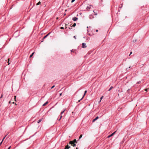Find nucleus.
Returning <instances> with one entry per match:
<instances>
[{"instance_id": "obj_1", "label": "nucleus", "mask_w": 149, "mask_h": 149, "mask_svg": "<svg viewBox=\"0 0 149 149\" xmlns=\"http://www.w3.org/2000/svg\"><path fill=\"white\" fill-rule=\"evenodd\" d=\"M73 141H70L69 142V144H70L71 146H72L73 147H74L76 146V144L75 143H74V142H73Z\"/></svg>"}, {"instance_id": "obj_2", "label": "nucleus", "mask_w": 149, "mask_h": 149, "mask_svg": "<svg viewBox=\"0 0 149 149\" xmlns=\"http://www.w3.org/2000/svg\"><path fill=\"white\" fill-rule=\"evenodd\" d=\"M64 111H65V110H64L63 111H62V112H61V114H60V118H59V120H60L61 119V118H62V116L61 115H62V114H63V113L64 112Z\"/></svg>"}, {"instance_id": "obj_3", "label": "nucleus", "mask_w": 149, "mask_h": 149, "mask_svg": "<svg viewBox=\"0 0 149 149\" xmlns=\"http://www.w3.org/2000/svg\"><path fill=\"white\" fill-rule=\"evenodd\" d=\"M86 44L85 43H83L82 45V47L85 48L86 47Z\"/></svg>"}, {"instance_id": "obj_4", "label": "nucleus", "mask_w": 149, "mask_h": 149, "mask_svg": "<svg viewBox=\"0 0 149 149\" xmlns=\"http://www.w3.org/2000/svg\"><path fill=\"white\" fill-rule=\"evenodd\" d=\"M78 18L77 17H73L72 18V20L74 21H77V19H78Z\"/></svg>"}, {"instance_id": "obj_5", "label": "nucleus", "mask_w": 149, "mask_h": 149, "mask_svg": "<svg viewBox=\"0 0 149 149\" xmlns=\"http://www.w3.org/2000/svg\"><path fill=\"white\" fill-rule=\"evenodd\" d=\"M70 148V146H69L68 145L66 146L64 149H69V148Z\"/></svg>"}, {"instance_id": "obj_6", "label": "nucleus", "mask_w": 149, "mask_h": 149, "mask_svg": "<svg viewBox=\"0 0 149 149\" xmlns=\"http://www.w3.org/2000/svg\"><path fill=\"white\" fill-rule=\"evenodd\" d=\"M116 132V131H115L113 133L111 134V135L108 136V138H109V137H111V136H112Z\"/></svg>"}, {"instance_id": "obj_7", "label": "nucleus", "mask_w": 149, "mask_h": 149, "mask_svg": "<svg viewBox=\"0 0 149 149\" xmlns=\"http://www.w3.org/2000/svg\"><path fill=\"white\" fill-rule=\"evenodd\" d=\"M99 118V117L98 116H97L95 119H94L92 121L93 122H94L95 121L97 120Z\"/></svg>"}, {"instance_id": "obj_8", "label": "nucleus", "mask_w": 149, "mask_h": 149, "mask_svg": "<svg viewBox=\"0 0 149 149\" xmlns=\"http://www.w3.org/2000/svg\"><path fill=\"white\" fill-rule=\"evenodd\" d=\"M91 5H89V6H88L87 7V10H89L91 8Z\"/></svg>"}, {"instance_id": "obj_9", "label": "nucleus", "mask_w": 149, "mask_h": 149, "mask_svg": "<svg viewBox=\"0 0 149 149\" xmlns=\"http://www.w3.org/2000/svg\"><path fill=\"white\" fill-rule=\"evenodd\" d=\"M49 34V33L48 34H47V35H46L43 38V39H45V38L48 36V35Z\"/></svg>"}, {"instance_id": "obj_10", "label": "nucleus", "mask_w": 149, "mask_h": 149, "mask_svg": "<svg viewBox=\"0 0 149 149\" xmlns=\"http://www.w3.org/2000/svg\"><path fill=\"white\" fill-rule=\"evenodd\" d=\"M73 141V142H74V143H77V141L76 139H74L73 141Z\"/></svg>"}, {"instance_id": "obj_11", "label": "nucleus", "mask_w": 149, "mask_h": 149, "mask_svg": "<svg viewBox=\"0 0 149 149\" xmlns=\"http://www.w3.org/2000/svg\"><path fill=\"white\" fill-rule=\"evenodd\" d=\"M48 103V101L46 102L43 105V106H45Z\"/></svg>"}, {"instance_id": "obj_12", "label": "nucleus", "mask_w": 149, "mask_h": 149, "mask_svg": "<svg viewBox=\"0 0 149 149\" xmlns=\"http://www.w3.org/2000/svg\"><path fill=\"white\" fill-rule=\"evenodd\" d=\"M87 91H85L84 92V95H83V98H84L85 95L86 94V93Z\"/></svg>"}, {"instance_id": "obj_13", "label": "nucleus", "mask_w": 149, "mask_h": 149, "mask_svg": "<svg viewBox=\"0 0 149 149\" xmlns=\"http://www.w3.org/2000/svg\"><path fill=\"white\" fill-rule=\"evenodd\" d=\"M42 120V119H39L38 121V123H40Z\"/></svg>"}, {"instance_id": "obj_14", "label": "nucleus", "mask_w": 149, "mask_h": 149, "mask_svg": "<svg viewBox=\"0 0 149 149\" xmlns=\"http://www.w3.org/2000/svg\"><path fill=\"white\" fill-rule=\"evenodd\" d=\"M34 52H33L32 54L30 56V57L31 58L32 57V56H33V54H34Z\"/></svg>"}, {"instance_id": "obj_15", "label": "nucleus", "mask_w": 149, "mask_h": 149, "mask_svg": "<svg viewBox=\"0 0 149 149\" xmlns=\"http://www.w3.org/2000/svg\"><path fill=\"white\" fill-rule=\"evenodd\" d=\"M113 88V86H111L110 88L109 89V90H108L109 91H110L112 88Z\"/></svg>"}, {"instance_id": "obj_16", "label": "nucleus", "mask_w": 149, "mask_h": 149, "mask_svg": "<svg viewBox=\"0 0 149 149\" xmlns=\"http://www.w3.org/2000/svg\"><path fill=\"white\" fill-rule=\"evenodd\" d=\"M82 135L81 134L79 137V139H80L82 137Z\"/></svg>"}, {"instance_id": "obj_17", "label": "nucleus", "mask_w": 149, "mask_h": 149, "mask_svg": "<svg viewBox=\"0 0 149 149\" xmlns=\"http://www.w3.org/2000/svg\"><path fill=\"white\" fill-rule=\"evenodd\" d=\"M7 135H6L3 138V139H2V141H3L4 140V139H5V138L6 137V136Z\"/></svg>"}, {"instance_id": "obj_18", "label": "nucleus", "mask_w": 149, "mask_h": 149, "mask_svg": "<svg viewBox=\"0 0 149 149\" xmlns=\"http://www.w3.org/2000/svg\"><path fill=\"white\" fill-rule=\"evenodd\" d=\"M76 25V24L74 23L72 26V27H75Z\"/></svg>"}, {"instance_id": "obj_19", "label": "nucleus", "mask_w": 149, "mask_h": 149, "mask_svg": "<svg viewBox=\"0 0 149 149\" xmlns=\"http://www.w3.org/2000/svg\"><path fill=\"white\" fill-rule=\"evenodd\" d=\"M103 96H102L101 97V98H100V102H101V100L103 98Z\"/></svg>"}, {"instance_id": "obj_20", "label": "nucleus", "mask_w": 149, "mask_h": 149, "mask_svg": "<svg viewBox=\"0 0 149 149\" xmlns=\"http://www.w3.org/2000/svg\"><path fill=\"white\" fill-rule=\"evenodd\" d=\"M40 1L37 4V5H39L40 4Z\"/></svg>"}, {"instance_id": "obj_21", "label": "nucleus", "mask_w": 149, "mask_h": 149, "mask_svg": "<svg viewBox=\"0 0 149 149\" xmlns=\"http://www.w3.org/2000/svg\"><path fill=\"white\" fill-rule=\"evenodd\" d=\"M83 97H82V98L81 99H80L78 101V102H80V101L81 100H82L83 99Z\"/></svg>"}, {"instance_id": "obj_22", "label": "nucleus", "mask_w": 149, "mask_h": 149, "mask_svg": "<svg viewBox=\"0 0 149 149\" xmlns=\"http://www.w3.org/2000/svg\"><path fill=\"white\" fill-rule=\"evenodd\" d=\"M3 96V94H2L1 95V97H0V98H1Z\"/></svg>"}, {"instance_id": "obj_23", "label": "nucleus", "mask_w": 149, "mask_h": 149, "mask_svg": "<svg viewBox=\"0 0 149 149\" xmlns=\"http://www.w3.org/2000/svg\"><path fill=\"white\" fill-rule=\"evenodd\" d=\"M148 90V89H145V91H147Z\"/></svg>"}, {"instance_id": "obj_24", "label": "nucleus", "mask_w": 149, "mask_h": 149, "mask_svg": "<svg viewBox=\"0 0 149 149\" xmlns=\"http://www.w3.org/2000/svg\"><path fill=\"white\" fill-rule=\"evenodd\" d=\"M3 141H1V142L0 143V146H1L2 143L3 142Z\"/></svg>"}, {"instance_id": "obj_25", "label": "nucleus", "mask_w": 149, "mask_h": 149, "mask_svg": "<svg viewBox=\"0 0 149 149\" xmlns=\"http://www.w3.org/2000/svg\"><path fill=\"white\" fill-rule=\"evenodd\" d=\"M75 0H72L71 1V2L72 3L73 2H74V1Z\"/></svg>"}, {"instance_id": "obj_26", "label": "nucleus", "mask_w": 149, "mask_h": 149, "mask_svg": "<svg viewBox=\"0 0 149 149\" xmlns=\"http://www.w3.org/2000/svg\"><path fill=\"white\" fill-rule=\"evenodd\" d=\"M14 97H15V101H16V96H14Z\"/></svg>"}, {"instance_id": "obj_27", "label": "nucleus", "mask_w": 149, "mask_h": 149, "mask_svg": "<svg viewBox=\"0 0 149 149\" xmlns=\"http://www.w3.org/2000/svg\"><path fill=\"white\" fill-rule=\"evenodd\" d=\"M54 86H53L51 88L52 89V88H54Z\"/></svg>"}, {"instance_id": "obj_28", "label": "nucleus", "mask_w": 149, "mask_h": 149, "mask_svg": "<svg viewBox=\"0 0 149 149\" xmlns=\"http://www.w3.org/2000/svg\"><path fill=\"white\" fill-rule=\"evenodd\" d=\"M61 29H64V28L63 27H61Z\"/></svg>"}, {"instance_id": "obj_29", "label": "nucleus", "mask_w": 149, "mask_h": 149, "mask_svg": "<svg viewBox=\"0 0 149 149\" xmlns=\"http://www.w3.org/2000/svg\"><path fill=\"white\" fill-rule=\"evenodd\" d=\"M9 59H8V65H9L10 64V63H9Z\"/></svg>"}, {"instance_id": "obj_30", "label": "nucleus", "mask_w": 149, "mask_h": 149, "mask_svg": "<svg viewBox=\"0 0 149 149\" xmlns=\"http://www.w3.org/2000/svg\"><path fill=\"white\" fill-rule=\"evenodd\" d=\"M140 82H141V81H139L137 83V84H139Z\"/></svg>"}, {"instance_id": "obj_31", "label": "nucleus", "mask_w": 149, "mask_h": 149, "mask_svg": "<svg viewBox=\"0 0 149 149\" xmlns=\"http://www.w3.org/2000/svg\"><path fill=\"white\" fill-rule=\"evenodd\" d=\"M74 39H76V36H74Z\"/></svg>"}, {"instance_id": "obj_32", "label": "nucleus", "mask_w": 149, "mask_h": 149, "mask_svg": "<svg viewBox=\"0 0 149 149\" xmlns=\"http://www.w3.org/2000/svg\"><path fill=\"white\" fill-rule=\"evenodd\" d=\"M132 52H130V55H129V56H130L131 55V54H132Z\"/></svg>"}, {"instance_id": "obj_33", "label": "nucleus", "mask_w": 149, "mask_h": 149, "mask_svg": "<svg viewBox=\"0 0 149 149\" xmlns=\"http://www.w3.org/2000/svg\"><path fill=\"white\" fill-rule=\"evenodd\" d=\"M10 148H11V146H10L9 147V148H8V149H10Z\"/></svg>"}, {"instance_id": "obj_34", "label": "nucleus", "mask_w": 149, "mask_h": 149, "mask_svg": "<svg viewBox=\"0 0 149 149\" xmlns=\"http://www.w3.org/2000/svg\"><path fill=\"white\" fill-rule=\"evenodd\" d=\"M69 29H72V27H71V28L70 27H69Z\"/></svg>"}, {"instance_id": "obj_35", "label": "nucleus", "mask_w": 149, "mask_h": 149, "mask_svg": "<svg viewBox=\"0 0 149 149\" xmlns=\"http://www.w3.org/2000/svg\"><path fill=\"white\" fill-rule=\"evenodd\" d=\"M62 95V93H61L60 94V96H61Z\"/></svg>"}, {"instance_id": "obj_36", "label": "nucleus", "mask_w": 149, "mask_h": 149, "mask_svg": "<svg viewBox=\"0 0 149 149\" xmlns=\"http://www.w3.org/2000/svg\"><path fill=\"white\" fill-rule=\"evenodd\" d=\"M94 13H95V15H97V13H95V12Z\"/></svg>"}, {"instance_id": "obj_37", "label": "nucleus", "mask_w": 149, "mask_h": 149, "mask_svg": "<svg viewBox=\"0 0 149 149\" xmlns=\"http://www.w3.org/2000/svg\"><path fill=\"white\" fill-rule=\"evenodd\" d=\"M96 32H97L98 31V30H96Z\"/></svg>"}, {"instance_id": "obj_38", "label": "nucleus", "mask_w": 149, "mask_h": 149, "mask_svg": "<svg viewBox=\"0 0 149 149\" xmlns=\"http://www.w3.org/2000/svg\"><path fill=\"white\" fill-rule=\"evenodd\" d=\"M131 68V67H130H130H129V68Z\"/></svg>"}, {"instance_id": "obj_39", "label": "nucleus", "mask_w": 149, "mask_h": 149, "mask_svg": "<svg viewBox=\"0 0 149 149\" xmlns=\"http://www.w3.org/2000/svg\"><path fill=\"white\" fill-rule=\"evenodd\" d=\"M10 101H9V103H10Z\"/></svg>"}, {"instance_id": "obj_40", "label": "nucleus", "mask_w": 149, "mask_h": 149, "mask_svg": "<svg viewBox=\"0 0 149 149\" xmlns=\"http://www.w3.org/2000/svg\"><path fill=\"white\" fill-rule=\"evenodd\" d=\"M67 25L66 24H65V26H66Z\"/></svg>"}]
</instances>
